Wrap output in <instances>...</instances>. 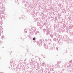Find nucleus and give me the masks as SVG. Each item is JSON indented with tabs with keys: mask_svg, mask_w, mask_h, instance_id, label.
Instances as JSON below:
<instances>
[{
	"mask_svg": "<svg viewBox=\"0 0 73 73\" xmlns=\"http://www.w3.org/2000/svg\"><path fill=\"white\" fill-rule=\"evenodd\" d=\"M56 45V44L54 43L53 44V45H51V47L50 48L51 49H54V46Z\"/></svg>",
	"mask_w": 73,
	"mask_h": 73,
	"instance_id": "f257e3e1",
	"label": "nucleus"
},
{
	"mask_svg": "<svg viewBox=\"0 0 73 73\" xmlns=\"http://www.w3.org/2000/svg\"><path fill=\"white\" fill-rule=\"evenodd\" d=\"M66 42H69L70 41V39H69L68 37H67L66 38Z\"/></svg>",
	"mask_w": 73,
	"mask_h": 73,
	"instance_id": "f03ea898",
	"label": "nucleus"
},
{
	"mask_svg": "<svg viewBox=\"0 0 73 73\" xmlns=\"http://www.w3.org/2000/svg\"><path fill=\"white\" fill-rule=\"evenodd\" d=\"M44 46L45 48L46 49H48V46L47 45V44H44Z\"/></svg>",
	"mask_w": 73,
	"mask_h": 73,
	"instance_id": "7ed1b4c3",
	"label": "nucleus"
},
{
	"mask_svg": "<svg viewBox=\"0 0 73 73\" xmlns=\"http://www.w3.org/2000/svg\"><path fill=\"white\" fill-rule=\"evenodd\" d=\"M54 41H58V39H56V38H54L53 39Z\"/></svg>",
	"mask_w": 73,
	"mask_h": 73,
	"instance_id": "20e7f679",
	"label": "nucleus"
},
{
	"mask_svg": "<svg viewBox=\"0 0 73 73\" xmlns=\"http://www.w3.org/2000/svg\"><path fill=\"white\" fill-rule=\"evenodd\" d=\"M1 39H3V38H4V35H2L1 36Z\"/></svg>",
	"mask_w": 73,
	"mask_h": 73,
	"instance_id": "39448f33",
	"label": "nucleus"
},
{
	"mask_svg": "<svg viewBox=\"0 0 73 73\" xmlns=\"http://www.w3.org/2000/svg\"><path fill=\"white\" fill-rule=\"evenodd\" d=\"M50 36L51 37H52V38H53V35L52 34H50Z\"/></svg>",
	"mask_w": 73,
	"mask_h": 73,
	"instance_id": "423d86ee",
	"label": "nucleus"
},
{
	"mask_svg": "<svg viewBox=\"0 0 73 73\" xmlns=\"http://www.w3.org/2000/svg\"><path fill=\"white\" fill-rule=\"evenodd\" d=\"M49 34V31H47L46 32V35H48Z\"/></svg>",
	"mask_w": 73,
	"mask_h": 73,
	"instance_id": "0eeeda50",
	"label": "nucleus"
},
{
	"mask_svg": "<svg viewBox=\"0 0 73 73\" xmlns=\"http://www.w3.org/2000/svg\"><path fill=\"white\" fill-rule=\"evenodd\" d=\"M56 66L57 68H60L59 66V65L58 64H57V65Z\"/></svg>",
	"mask_w": 73,
	"mask_h": 73,
	"instance_id": "6e6552de",
	"label": "nucleus"
},
{
	"mask_svg": "<svg viewBox=\"0 0 73 73\" xmlns=\"http://www.w3.org/2000/svg\"><path fill=\"white\" fill-rule=\"evenodd\" d=\"M38 31H36V32H35V35H37V34H38Z\"/></svg>",
	"mask_w": 73,
	"mask_h": 73,
	"instance_id": "1a4fd4ad",
	"label": "nucleus"
},
{
	"mask_svg": "<svg viewBox=\"0 0 73 73\" xmlns=\"http://www.w3.org/2000/svg\"><path fill=\"white\" fill-rule=\"evenodd\" d=\"M43 32H45L46 31V29H44L43 30Z\"/></svg>",
	"mask_w": 73,
	"mask_h": 73,
	"instance_id": "9d476101",
	"label": "nucleus"
},
{
	"mask_svg": "<svg viewBox=\"0 0 73 73\" xmlns=\"http://www.w3.org/2000/svg\"><path fill=\"white\" fill-rule=\"evenodd\" d=\"M24 31L25 32V33H27V30L25 29L24 30Z\"/></svg>",
	"mask_w": 73,
	"mask_h": 73,
	"instance_id": "9b49d317",
	"label": "nucleus"
},
{
	"mask_svg": "<svg viewBox=\"0 0 73 73\" xmlns=\"http://www.w3.org/2000/svg\"><path fill=\"white\" fill-rule=\"evenodd\" d=\"M42 65H45V63L44 62L42 63Z\"/></svg>",
	"mask_w": 73,
	"mask_h": 73,
	"instance_id": "f8f14e48",
	"label": "nucleus"
},
{
	"mask_svg": "<svg viewBox=\"0 0 73 73\" xmlns=\"http://www.w3.org/2000/svg\"><path fill=\"white\" fill-rule=\"evenodd\" d=\"M33 40L34 41H35V37H34V38H33Z\"/></svg>",
	"mask_w": 73,
	"mask_h": 73,
	"instance_id": "ddd939ff",
	"label": "nucleus"
},
{
	"mask_svg": "<svg viewBox=\"0 0 73 73\" xmlns=\"http://www.w3.org/2000/svg\"><path fill=\"white\" fill-rule=\"evenodd\" d=\"M57 64H60V62L58 61H57Z\"/></svg>",
	"mask_w": 73,
	"mask_h": 73,
	"instance_id": "4468645a",
	"label": "nucleus"
},
{
	"mask_svg": "<svg viewBox=\"0 0 73 73\" xmlns=\"http://www.w3.org/2000/svg\"><path fill=\"white\" fill-rule=\"evenodd\" d=\"M70 63H72V60H71L70 61Z\"/></svg>",
	"mask_w": 73,
	"mask_h": 73,
	"instance_id": "2eb2a0df",
	"label": "nucleus"
},
{
	"mask_svg": "<svg viewBox=\"0 0 73 73\" xmlns=\"http://www.w3.org/2000/svg\"><path fill=\"white\" fill-rule=\"evenodd\" d=\"M31 29H30L29 30V31H32V30H33L32 29V28H31Z\"/></svg>",
	"mask_w": 73,
	"mask_h": 73,
	"instance_id": "dca6fc26",
	"label": "nucleus"
},
{
	"mask_svg": "<svg viewBox=\"0 0 73 73\" xmlns=\"http://www.w3.org/2000/svg\"><path fill=\"white\" fill-rule=\"evenodd\" d=\"M40 42H42V41H41V40H40Z\"/></svg>",
	"mask_w": 73,
	"mask_h": 73,
	"instance_id": "f3484780",
	"label": "nucleus"
},
{
	"mask_svg": "<svg viewBox=\"0 0 73 73\" xmlns=\"http://www.w3.org/2000/svg\"><path fill=\"white\" fill-rule=\"evenodd\" d=\"M47 40H48V39H45V41H47Z\"/></svg>",
	"mask_w": 73,
	"mask_h": 73,
	"instance_id": "a211bd4d",
	"label": "nucleus"
},
{
	"mask_svg": "<svg viewBox=\"0 0 73 73\" xmlns=\"http://www.w3.org/2000/svg\"><path fill=\"white\" fill-rule=\"evenodd\" d=\"M56 50H58V48H56Z\"/></svg>",
	"mask_w": 73,
	"mask_h": 73,
	"instance_id": "6ab92c4d",
	"label": "nucleus"
},
{
	"mask_svg": "<svg viewBox=\"0 0 73 73\" xmlns=\"http://www.w3.org/2000/svg\"><path fill=\"white\" fill-rule=\"evenodd\" d=\"M30 37V36H29V37Z\"/></svg>",
	"mask_w": 73,
	"mask_h": 73,
	"instance_id": "aec40b11",
	"label": "nucleus"
},
{
	"mask_svg": "<svg viewBox=\"0 0 73 73\" xmlns=\"http://www.w3.org/2000/svg\"><path fill=\"white\" fill-rule=\"evenodd\" d=\"M50 41H52V40H51V39H50Z\"/></svg>",
	"mask_w": 73,
	"mask_h": 73,
	"instance_id": "412c9836",
	"label": "nucleus"
},
{
	"mask_svg": "<svg viewBox=\"0 0 73 73\" xmlns=\"http://www.w3.org/2000/svg\"><path fill=\"white\" fill-rule=\"evenodd\" d=\"M67 33H68V31H67Z\"/></svg>",
	"mask_w": 73,
	"mask_h": 73,
	"instance_id": "4be33fe9",
	"label": "nucleus"
},
{
	"mask_svg": "<svg viewBox=\"0 0 73 73\" xmlns=\"http://www.w3.org/2000/svg\"><path fill=\"white\" fill-rule=\"evenodd\" d=\"M1 57H0V59H1Z\"/></svg>",
	"mask_w": 73,
	"mask_h": 73,
	"instance_id": "5701e85b",
	"label": "nucleus"
},
{
	"mask_svg": "<svg viewBox=\"0 0 73 73\" xmlns=\"http://www.w3.org/2000/svg\"><path fill=\"white\" fill-rule=\"evenodd\" d=\"M3 48H4V47H3Z\"/></svg>",
	"mask_w": 73,
	"mask_h": 73,
	"instance_id": "b1692460",
	"label": "nucleus"
},
{
	"mask_svg": "<svg viewBox=\"0 0 73 73\" xmlns=\"http://www.w3.org/2000/svg\"><path fill=\"white\" fill-rule=\"evenodd\" d=\"M12 52V51H11V52Z\"/></svg>",
	"mask_w": 73,
	"mask_h": 73,
	"instance_id": "393cba45",
	"label": "nucleus"
},
{
	"mask_svg": "<svg viewBox=\"0 0 73 73\" xmlns=\"http://www.w3.org/2000/svg\"><path fill=\"white\" fill-rule=\"evenodd\" d=\"M67 28H66V29H67Z\"/></svg>",
	"mask_w": 73,
	"mask_h": 73,
	"instance_id": "a878e982",
	"label": "nucleus"
}]
</instances>
